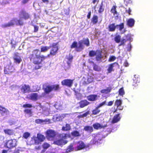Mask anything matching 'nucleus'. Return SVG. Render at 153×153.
I'll return each mask as SVG.
<instances>
[{"label": "nucleus", "mask_w": 153, "mask_h": 153, "mask_svg": "<svg viewBox=\"0 0 153 153\" xmlns=\"http://www.w3.org/2000/svg\"><path fill=\"white\" fill-rule=\"evenodd\" d=\"M93 70L99 72L101 70V68L96 64L93 65Z\"/></svg>", "instance_id": "ea45409f"}, {"label": "nucleus", "mask_w": 153, "mask_h": 153, "mask_svg": "<svg viewBox=\"0 0 153 153\" xmlns=\"http://www.w3.org/2000/svg\"><path fill=\"white\" fill-rule=\"evenodd\" d=\"M70 137V135L69 134H65L62 135V137L63 138L65 139L67 137Z\"/></svg>", "instance_id": "13d9d810"}, {"label": "nucleus", "mask_w": 153, "mask_h": 153, "mask_svg": "<svg viewBox=\"0 0 153 153\" xmlns=\"http://www.w3.org/2000/svg\"><path fill=\"white\" fill-rule=\"evenodd\" d=\"M30 0H22V3L24 4L27 3Z\"/></svg>", "instance_id": "0e129e2a"}, {"label": "nucleus", "mask_w": 153, "mask_h": 153, "mask_svg": "<svg viewBox=\"0 0 153 153\" xmlns=\"http://www.w3.org/2000/svg\"><path fill=\"white\" fill-rule=\"evenodd\" d=\"M9 112V111L7 109L0 105V113L1 115L7 114H8Z\"/></svg>", "instance_id": "b1692460"}, {"label": "nucleus", "mask_w": 153, "mask_h": 153, "mask_svg": "<svg viewBox=\"0 0 153 153\" xmlns=\"http://www.w3.org/2000/svg\"><path fill=\"white\" fill-rule=\"evenodd\" d=\"M4 131L6 134L10 135L13 134L14 133L13 130L8 129H6L4 130Z\"/></svg>", "instance_id": "72a5a7b5"}, {"label": "nucleus", "mask_w": 153, "mask_h": 153, "mask_svg": "<svg viewBox=\"0 0 153 153\" xmlns=\"http://www.w3.org/2000/svg\"><path fill=\"white\" fill-rule=\"evenodd\" d=\"M28 99L33 101H37L39 98V95L37 93H33L29 95Z\"/></svg>", "instance_id": "6ab92c4d"}, {"label": "nucleus", "mask_w": 153, "mask_h": 153, "mask_svg": "<svg viewBox=\"0 0 153 153\" xmlns=\"http://www.w3.org/2000/svg\"><path fill=\"white\" fill-rule=\"evenodd\" d=\"M74 149L73 145L72 143L66 149V153H69L73 151Z\"/></svg>", "instance_id": "f704fd0d"}, {"label": "nucleus", "mask_w": 153, "mask_h": 153, "mask_svg": "<svg viewBox=\"0 0 153 153\" xmlns=\"http://www.w3.org/2000/svg\"><path fill=\"white\" fill-rule=\"evenodd\" d=\"M17 141L15 139L6 140L4 144L5 147L9 149H12L16 146Z\"/></svg>", "instance_id": "423d86ee"}, {"label": "nucleus", "mask_w": 153, "mask_h": 153, "mask_svg": "<svg viewBox=\"0 0 153 153\" xmlns=\"http://www.w3.org/2000/svg\"><path fill=\"white\" fill-rule=\"evenodd\" d=\"M106 101H105L99 104L97 106L99 108L106 105Z\"/></svg>", "instance_id": "603ef678"}, {"label": "nucleus", "mask_w": 153, "mask_h": 153, "mask_svg": "<svg viewBox=\"0 0 153 153\" xmlns=\"http://www.w3.org/2000/svg\"><path fill=\"white\" fill-rule=\"evenodd\" d=\"M35 122L37 124H41L44 122L45 124L51 123V120L50 119H45L43 120L40 119H37L35 120Z\"/></svg>", "instance_id": "4be33fe9"}, {"label": "nucleus", "mask_w": 153, "mask_h": 153, "mask_svg": "<svg viewBox=\"0 0 153 153\" xmlns=\"http://www.w3.org/2000/svg\"><path fill=\"white\" fill-rule=\"evenodd\" d=\"M54 143L56 145L60 146L66 144L67 142L64 141L62 139H60L56 140L54 142Z\"/></svg>", "instance_id": "cd10ccee"}, {"label": "nucleus", "mask_w": 153, "mask_h": 153, "mask_svg": "<svg viewBox=\"0 0 153 153\" xmlns=\"http://www.w3.org/2000/svg\"><path fill=\"white\" fill-rule=\"evenodd\" d=\"M50 48V46H42L41 48L40 51L38 49H35L33 51L32 53L30 55L29 59L35 65L34 68V69L40 68L42 66L41 65L42 62L47 58V56L41 54V52H46Z\"/></svg>", "instance_id": "f257e3e1"}, {"label": "nucleus", "mask_w": 153, "mask_h": 153, "mask_svg": "<svg viewBox=\"0 0 153 153\" xmlns=\"http://www.w3.org/2000/svg\"><path fill=\"white\" fill-rule=\"evenodd\" d=\"M68 114H61L62 119H63L65 117H66V116Z\"/></svg>", "instance_id": "e2e57ef3"}, {"label": "nucleus", "mask_w": 153, "mask_h": 153, "mask_svg": "<svg viewBox=\"0 0 153 153\" xmlns=\"http://www.w3.org/2000/svg\"><path fill=\"white\" fill-rule=\"evenodd\" d=\"M91 11H90L88 13L87 15V18L88 19H90L91 16Z\"/></svg>", "instance_id": "69168bd1"}, {"label": "nucleus", "mask_w": 153, "mask_h": 153, "mask_svg": "<svg viewBox=\"0 0 153 153\" xmlns=\"http://www.w3.org/2000/svg\"><path fill=\"white\" fill-rule=\"evenodd\" d=\"M120 114V113L114 116L111 121L112 123L114 124L117 123L120 120L121 118Z\"/></svg>", "instance_id": "5701e85b"}, {"label": "nucleus", "mask_w": 153, "mask_h": 153, "mask_svg": "<svg viewBox=\"0 0 153 153\" xmlns=\"http://www.w3.org/2000/svg\"><path fill=\"white\" fill-rule=\"evenodd\" d=\"M19 54V53L18 52L15 53L13 57L14 62L16 64H19L22 61L21 57Z\"/></svg>", "instance_id": "2eb2a0df"}, {"label": "nucleus", "mask_w": 153, "mask_h": 153, "mask_svg": "<svg viewBox=\"0 0 153 153\" xmlns=\"http://www.w3.org/2000/svg\"><path fill=\"white\" fill-rule=\"evenodd\" d=\"M15 70L14 67L10 64L7 65L4 67V71L5 74H9L13 72Z\"/></svg>", "instance_id": "9b49d317"}, {"label": "nucleus", "mask_w": 153, "mask_h": 153, "mask_svg": "<svg viewBox=\"0 0 153 153\" xmlns=\"http://www.w3.org/2000/svg\"><path fill=\"white\" fill-rule=\"evenodd\" d=\"M99 108L97 106L94 109L92 110V114L93 115H96L99 114L100 112V110Z\"/></svg>", "instance_id": "2f4dec72"}, {"label": "nucleus", "mask_w": 153, "mask_h": 153, "mask_svg": "<svg viewBox=\"0 0 153 153\" xmlns=\"http://www.w3.org/2000/svg\"><path fill=\"white\" fill-rule=\"evenodd\" d=\"M90 103L86 100H83L80 101L79 102V107L81 108H83L90 104Z\"/></svg>", "instance_id": "f3484780"}, {"label": "nucleus", "mask_w": 153, "mask_h": 153, "mask_svg": "<svg viewBox=\"0 0 153 153\" xmlns=\"http://www.w3.org/2000/svg\"><path fill=\"white\" fill-rule=\"evenodd\" d=\"M125 37L126 38V39L127 40V41H130L131 40V36L130 34H127L125 36Z\"/></svg>", "instance_id": "6e6d98bb"}, {"label": "nucleus", "mask_w": 153, "mask_h": 153, "mask_svg": "<svg viewBox=\"0 0 153 153\" xmlns=\"http://www.w3.org/2000/svg\"><path fill=\"white\" fill-rule=\"evenodd\" d=\"M64 12L65 15H68L69 14V9H65Z\"/></svg>", "instance_id": "bf43d9fd"}, {"label": "nucleus", "mask_w": 153, "mask_h": 153, "mask_svg": "<svg viewBox=\"0 0 153 153\" xmlns=\"http://www.w3.org/2000/svg\"><path fill=\"white\" fill-rule=\"evenodd\" d=\"M116 57L114 56H111L108 59V61L109 62H113L116 59Z\"/></svg>", "instance_id": "8fccbe9b"}, {"label": "nucleus", "mask_w": 153, "mask_h": 153, "mask_svg": "<svg viewBox=\"0 0 153 153\" xmlns=\"http://www.w3.org/2000/svg\"><path fill=\"white\" fill-rule=\"evenodd\" d=\"M135 20L132 18L129 19L127 21V25L130 27H132L134 26Z\"/></svg>", "instance_id": "a878e982"}, {"label": "nucleus", "mask_w": 153, "mask_h": 153, "mask_svg": "<svg viewBox=\"0 0 153 153\" xmlns=\"http://www.w3.org/2000/svg\"><path fill=\"white\" fill-rule=\"evenodd\" d=\"M84 129L85 131H89L90 132H92L94 131L92 127L88 126H85L84 128Z\"/></svg>", "instance_id": "473e14b6"}, {"label": "nucleus", "mask_w": 153, "mask_h": 153, "mask_svg": "<svg viewBox=\"0 0 153 153\" xmlns=\"http://www.w3.org/2000/svg\"><path fill=\"white\" fill-rule=\"evenodd\" d=\"M73 79H65L62 80L61 83L62 85L63 86L71 88L73 85Z\"/></svg>", "instance_id": "1a4fd4ad"}, {"label": "nucleus", "mask_w": 153, "mask_h": 153, "mask_svg": "<svg viewBox=\"0 0 153 153\" xmlns=\"http://www.w3.org/2000/svg\"><path fill=\"white\" fill-rule=\"evenodd\" d=\"M23 19L21 17L19 19L14 18L11 20L8 23L2 25V27L3 28L10 27L14 26L15 24L16 25L22 26L24 24Z\"/></svg>", "instance_id": "7ed1b4c3"}, {"label": "nucleus", "mask_w": 153, "mask_h": 153, "mask_svg": "<svg viewBox=\"0 0 153 153\" xmlns=\"http://www.w3.org/2000/svg\"><path fill=\"white\" fill-rule=\"evenodd\" d=\"M66 58L68 61L67 62V63L69 66H70L71 62H72V59H73V56L72 55L69 54L68 57H67Z\"/></svg>", "instance_id": "a19ab883"}, {"label": "nucleus", "mask_w": 153, "mask_h": 153, "mask_svg": "<svg viewBox=\"0 0 153 153\" xmlns=\"http://www.w3.org/2000/svg\"><path fill=\"white\" fill-rule=\"evenodd\" d=\"M20 17L24 20H27L30 18V15L24 9H22L19 14Z\"/></svg>", "instance_id": "9d476101"}, {"label": "nucleus", "mask_w": 153, "mask_h": 153, "mask_svg": "<svg viewBox=\"0 0 153 153\" xmlns=\"http://www.w3.org/2000/svg\"><path fill=\"white\" fill-rule=\"evenodd\" d=\"M117 6L115 5H114L112 7L111 10V12L112 13H113L114 15H115L117 14V12L116 10V8Z\"/></svg>", "instance_id": "37998d69"}, {"label": "nucleus", "mask_w": 153, "mask_h": 153, "mask_svg": "<svg viewBox=\"0 0 153 153\" xmlns=\"http://www.w3.org/2000/svg\"><path fill=\"white\" fill-rule=\"evenodd\" d=\"M107 126L108 125L107 124L104 125H102L98 123H95L93 125V126L94 128L97 130L102 128H104Z\"/></svg>", "instance_id": "dca6fc26"}, {"label": "nucleus", "mask_w": 153, "mask_h": 153, "mask_svg": "<svg viewBox=\"0 0 153 153\" xmlns=\"http://www.w3.org/2000/svg\"><path fill=\"white\" fill-rule=\"evenodd\" d=\"M50 146V145L47 143H44L42 145L44 149H48Z\"/></svg>", "instance_id": "5fc2aeb1"}, {"label": "nucleus", "mask_w": 153, "mask_h": 153, "mask_svg": "<svg viewBox=\"0 0 153 153\" xmlns=\"http://www.w3.org/2000/svg\"><path fill=\"white\" fill-rule=\"evenodd\" d=\"M77 146L75 148L76 150H81L86 148V146L84 143L82 141H79L76 143Z\"/></svg>", "instance_id": "4468645a"}, {"label": "nucleus", "mask_w": 153, "mask_h": 153, "mask_svg": "<svg viewBox=\"0 0 153 153\" xmlns=\"http://www.w3.org/2000/svg\"><path fill=\"white\" fill-rule=\"evenodd\" d=\"M34 27V32H37L39 30V27L38 26L36 25H33Z\"/></svg>", "instance_id": "4d7b16f0"}, {"label": "nucleus", "mask_w": 153, "mask_h": 153, "mask_svg": "<svg viewBox=\"0 0 153 153\" xmlns=\"http://www.w3.org/2000/svg\"><path fill=\"white\" fill-rule=\"evenodd\" d=\"M53 119L57 121H60L62 120L61 115L58 114L54 116L53 117Z\"/></svg>", "instance_id": "4c0bfd02"}, {"label": "nucleus", "mask_w": 153, "mask_h": 153, "mask_svg": "<svg viewBox=\"0 0 153 153\" xmlns=\"http://www.w3.org/2000/svg\"><path fill=\"white\" fill-rule=\"evenodd\" d=\"M56 135V133L54 130L52 129H48L46 133V137L49 140H53Z\"/></svg>", "instance_id": "6e6552de"}, {"label": "nucleus", "mask_w": 153, "mask_h": 153, "mask_svg": "<svg viewBox=\"0 0 153 153\" xmlns=\"http://www.w3.org/2000/svg\"><path fill=\"white\" fill-rule=\"evenodd\" d=\"M119 94L120 96H123L125 94V92L123 88H121L119 90Z\"/></svg>", "instance_id": "de8ad7c7"}, {"label": "nucleus", "mask_w": 153, "mask_h": 153, "mask_svg": "<svg viewBox=\"0 0 153 153\" xmlns=\"http://www.w3.org/2000/svg\"><path fill=\"white\" fill-rule=\"evenodd\" d=\"M111 88H107L106 89H103L102 90L100 91V92L102 93L107 94L109 93L111 91Z\"/></svg>", "instance_id": "58836bf2"}, {"label": "nucleus", "mask_w": 153, "mask_h": 153, "mask_svg": "<svg viewBox=\"0 0 153 153\" xmlns=\"http://www.w3.org/2000/svg\"><path fill=\"white\" fill-rule=\"evenodd\" d=\"M58 42L54 43L50 46V48H51L50 52L49 55L54 56L57 53L59 50V47L58 46ZM49 54L48 55L49 56Z\"/></svg>", "instance_id": "0eeeda50"}, {"label": "nucleus", "mask_w": 153, "mask_h": 153, "mask_svg": "<svg viewBox=\"0 0 153 153\" xmlns=\"http://www.w3.org/2000/svg\"><path fill=\"white\" fill-rule=\"evenodd\" d=\"M30 135V134L29 132H25L23 134L22 137L25 139H27Z\"/></svg>", "instance_id": "49530a36"}, {"label": "nucleus", "mask_w": 153, "mask_h": 153, "mask_svg": "<svg viewBox=\"0 0 153 153\" xmlns=\"http://www.w3.org/2000/svg\"><path fill=\"white\" fill-rule=\"evenodd\" d=\"M129 46L128 47V51H130L131 50L132 48L131 44L130 42L129 43Z\"/></svg>", "instance_id": "338daca9"}, {"label": "nucleus", "mask_w": 153, "mask_h": 153, "mask_svg": "<svg viewBox=\"0 0 153 153\" xmlns=\"http://www.w3.org/2000/svg\"><path fill=\"white\" fill-rule=\"evenodd\" d=\"M119 27V30H120L121 31L124 28V24L123 23H122L119 25H117V27Z\"/></svg>", "instance_id": "09e8293b"}, {"label": "nucleus", "mask_w": 153, "mask_h": 153, "mask_svg": "<svg viewBox=\"0 0 153 153\" xmlns=\"http://www.w3.org/2000/svg\"><path fill=\"white\" fill-rule=\"evenodd\" d=\"M24 111L25 113L28 114L30 116H31L32 114L31 109H26L24 110Z\"/></svg>", "instance_id": "a18cd8bd"}, {"label": "nucleus", "mask_w": 153, "mask_h": 153, "mask_svg": "<svg viewBox=\"0 0 153 153\" xmlns=\"http://www.w3.org/2000/svg\"><path fill=\"white\" fill-rule=\"evenodd\" d=\"M72 136L74 137H79L81 136V134L79 132L77 131H74L71 133Z\"/></svg>", "instance_id": "e433bc0d"}, {"label": "nucleus", "mask_w": 153, "mask_h": 153, "mask_svg": "<svg viewBox=\"0 0 153 153\" xmlns=\"http://www.w3.org/2000/svg\"><path fill=\"white\" fill-rule=\"evenodd\" d=\"M98 98V96L97 94H90L87 97L88 100L90 101H96Z\"/></svg>", "instance_id": "412c9836"}, {"label": "nucleus", "mask_w": 153, "mask_h": 153, "mask_svg": "<svg viewBox=\"0 0 153 153\" xmlns=\"http://www.w3.org/2000/svg\"><path fill=\"white\" fill-rule=\"evenodd\" d=\"M102 51L100 50H97L96 51L91 50L89 51V56L91 57L96 56V60L97 61H98L101 60L102 58Z\"/></svg>", "instance_id": "39448f33"}, {"label": "nucleus", "mask_w": 153, "mask_h": 153, "mask_svg": "<svg viewBox=\"0 0 153 153\" xmlns=\"http://www.w3.org/2000/svg\"><path fill=\"white\" fill-rule=\"evenodd\" d=\"M51 85H47L45 88H43L46 94H48L52 91Z\"/></svg>", "instance_id": "c756f323"}, {"label": "nucleus", "mask_w": 153, "mask_h": 153, "mask_svg": "<svg viewBox=\"0 0 153 153\" xmlns=\"http://www.w3.org/2000/svg\"><path fill=\"white\" fill-rule=\"evenodd\" d=\"M127 41V40L125 39H122L121 41L120 40L121 43L119 45V46L124 45L125 44V42Z\"/></svg>", "instance_id": "3c124183"}, {"label": "nucleus", "mask_w": 153, "mask_h": 153, "mask_svg": "<svg viewBox=\"0 0 153 153\" xmlns=\"http://www.w3.org/2000/svg\"><path fill=\"white\" fill-rule=\"evenodd\" d=\"M118 65H119L118 64L117 62H114L108 65V68L107 69L108 71L107 73H110L112 71H114V69L113 68L115 66Z\"/></svg>", "instance_id": "a211bd4d"}, {"label": "nucleus", "mask_w": 153, "mask_h": 153, "mask_svg": "<svg viewBox=\"0 0 153 153\" xmlns=\"http://www.w3.org/2000/svg\"><path fill=\"white\" fill-rule=\"evenodd\" d=\"M105 136L102 133H99L96 134L91 141V144L92 145L101 144V141H102Z\"/></svg>", "instance_id": "20e7f679"}, {"label": "nucleus", "mask_w": 153, "mask_h": 153, "mask_svg": "<svg viewBox=\"0 0 153 153\" xmlns=\"http://www.w3.org/2000/svg\"><path fill=\"white\" fill-rule=\"evenodd\" d=\"M122 103V101L120 99L117 100L114 102L115 106L117 107V108L120 110H122L123 108V106H121Z\"/></svg>", "instance_id": "aec40b11"}, {"label": "nucleus", "mask_w": 153, "mask_h": 153, "mask_svg": "<svg viewBox=\"0 0 153 153\" xmlns=\"http://www.w3.org/2000/svg\"><path fill=\"white\" fill-rule=\"evenodd\" d=\"M45 139V137L43 135L38 134L37 137L34 138L35 143L36 144H38L40 143L43 142Z\"/></svg>", "instance_id": "f8f14e48"}, {"label": "nucleus", "mask_w": 153, "mask_h": 153, "mask_svg": "<svg viewBox=\"0 0 153 153\" xmlns=\"http://www.w3.org/2000/svg\"><path fill=\"white\" fill-rule=\"evenodd\" d=\"M104 3V1H102L99 6V9L98 10V12L99 13H101L104 11L105 6Z\"/></svg>", "instance_id": "bb28decb"}, {"label": "nucleus", "mask_w": 153, "mask_h": 153, "mask_svg": "<svg viewBox=\"0 0 153 153\" xmlns=\"http://www.w3.org/2000/svg\"><path fill=\"white\" fill-rule=\"evenodd\" d=\"M71 129L70 125L68 124H66L65 126H63L62 127V130L64 131H68L70 130Z\"/></svg>", "instance_id": "c9c22d12"}, {"label": "nucleus", "mask_w": 153, "mask_h": 153, "mask_svg": "<svg viewBox=\"0 0 153 153\" xmlns=\"http://www.w3.org/2000/svg\"><path fill=\"white\" fill-rule=\"evenodd\" d=\"M98 17L97 15H94L91 19V22L93 24H97L98 22Z\"/></svg>", "instance_id": "c85d7f7f"}, {"label": "nucleus", "mask_w": 153, "mask_h": 153, "mask_svg": "<svg viewBox=\"0 0 153 153\" xmlns=\"http://www.w3.org/2000/svg\"><path fill=\"white\" fill-rule=\"evenodd\" d=\"M83 44L88 47L90 45V42L88 38L84 39L83 40L79 41L77 43L76 41L74 42L71 46V49L75 48V50L77 52H80L82 50L84 46Z\"/></svg>", "instance_id": "f03ea898"}, {"label": "nucleus", "mask_w": 153, "mask_h": 153, "mask_svg": "<svg viewBox=\"0 0 153 153\" xmlns=\"http://www.w3.org/2000/svg\"><path fill=\"white\" fill-rule=\"evenodd\" d=\"M124 3L125 5L127 6L132 4V0H124Z\"/></svg>", "instance_id": "c03bdc74"}, {"label": "nucleus", "mask_w": 153, "mask_h": 153, "mask_svg": "<svg viewBox=\"0 0 153 153\" xmlns=\"http://www.w3.org/2000/svg\"><path fill=\"white\" fill-rule=\"evenodd\" d=\"M89 114V111H88L85 113L82 114L83 117H86L88 114Z\"/></svg>", "instance_id": "680f3d73"}, {"label": "nucleus", "mask_w": 153, "mask_h": 153, "mask_svg": "<svg viewBox=\"0 0 153 153\" xmlns=\"http://www.w3.org/2000/svg\"><path fill=\"white\" fill-rule=\"evenodd\" d=\"M117 27V25H116L115 23L110 24L108 26V30L110 32H114Z\"/></svg>", "instance_id": "393cba45"}, {"label": "nucleus", "mask_w": 153, "mask_h": 153, "mask_svg": "<svg viewBox=\"0 0 153 153\" xmlns=\"http://www.w3.org/2000/svg\"><path fill=\"white\" fill-rule=\"evenodd\" d=\"M52 91H57L60 89L59 85V84H55L51 85Z\"/></svg>", "instance_id": "7c9ffc66"}, {"label": "nucleus", "mask_w": 153, "mask_h": 153, "mask_svg": "<svg viewBox=\"0 0 153 153\" xmlns=\"http://www.w3.org/2000/svg\"><path fill=\"white\" fill-rule=\"evenodd\" d=\"M113 101H110L109 102H108V104L107 105L109 106H111L113 104Z\"/></svg>", "instance_id": "774afa93"}, {"label": "nucleus", "mask_w": 153, "mask_h": 153, "mask_svg": "<svg viewBox=\"0 0 153 153\" xmlns=\"http://www.w3.org/2000/svg\"><path fill=\"white\" fill-rule=\"evenodd\" d=\"M24 108H31L32 107V105L31 104H26L23 105L22 106Z\"/></svg>", "instance_id": "864d4df0"}, {"label": "nucleus", "mask_w": 153, "mask_h": 153, "mask_svg": "<svg viewBox=\"0 0 153 153\" xmlns=\"http://www.w3.org/2000/svg\"><path fill=\"white\" fill-rule=\"evenodd\" d=\"M20 90L23 94L29 93L31 91L30 86L29 85L24 84L22 86Z\"/></svg>", "instance_id": "ddd939ff"}, {"label": "nucleus", "mask_w": 153, "mask_h": 153, "mask_svg": "<svg viewBox=\"0 0 153 153\" xmlns=\"http://www.w3.org/2000/svg\"><path fill=\"white\" fill-rule=\"evenodd\" d=\"M121 39V36L119 35H118L114 37V40L116 43H119L120 42Z\"/></svg>", "instance_id": "79ce46f5"}, {"label": "nucleus", "mask_w": 153, "mask_h": 153, "mask_svg": "<svg viewBox=\"0 0 153 153\" xmlns=\"http://www.w3.org/2000/svg\"><path fill=\"white\" fill-rule=\"evenodd\" d=\"M126 13H128V14L129 15H131V9H130V8H128V10L126 9Z\"/></svg>", "instance_id": "052dcab7"}]
</instances>
